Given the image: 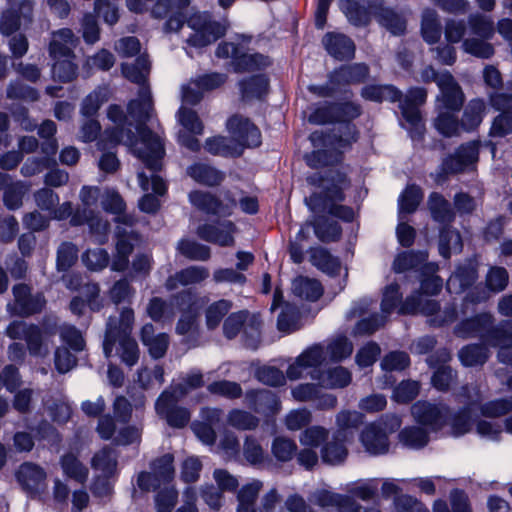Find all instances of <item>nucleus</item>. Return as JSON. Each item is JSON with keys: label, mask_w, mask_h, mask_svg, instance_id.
Listing matches in <instances>:
<instances>
[{"label": "nucleus", "mask_w": 512, "mask_h": 512, "mask_svg": "<svg viewBox=\"0 0 512 512\" xmlns=\"http://www.w3.org/2000/svg\"><path fill=\"white\" fill-rule=\"evenodd\" d=\"M108 118L115 124L114 128H108L104 131L100 141L99 149L106 148V142L109 146H115L121 142L128 145L133 153L142 159L146 166L156 171L160 169V160L164 155V146L158 135L153 134L150 130L140 126L137 128L139 140L133 141L130 135L124 137L123 127L124 114L119 106L111 105L108 109Z\"/></svg>", "instance_id": "nucleus-1"}, {"label": "nucleus", "mask_w": 512, "mask_h": 512, "mask_svg": "<svg viewBox=\"0 0 512 512\" xmlns=\"http://www.w3.org/2000/svg\"><path fill=\"white\" fill-rule=\"evenodd\" d=\"M191 0H157L151 14L156 19L168 17L166 32H177L186 25L193 32H226L225 22L213 20L208 12L194 11Z\"/></svg>", "instance_id": "nucleus-2"}, {"label": "nucleus", "mask_w": 512, "mask_h": 512, "mask_svg": "<svg viewBox=\"0 0 512 512\" xmlns=\"http://www.w3.org/2000/svg\"><path fill=\"white\" fill-rule=\"evenodd\" d=\"M492 324V315L484 313L459 324L455 333L463 338L480 335L487 345L497 347L500 362L512 364V320L500 327L488 330Z\"/></svg>", "instance_id": "nucleus-3"}, {"label": "nucleus", "mask_w": 512, "mask_h": 512, "mask_svg": "<svg viewBox=\"0 0 512 512\" xmlns=\"http://www.w3.org/2000/svg\"><path fill=\"white\" fill-rule=\"evenodd\" d=\"M133 323L134 312L129 308L122 310L118 322L115 319H109L103 344L106 357H110L113 348L117 346V354L125 364L132 366L138 361V345L137 342L130 337Z\"/></svg>", "instance_id": "nucleus-4"}, {"label": "nucleus", "mask_w": 512, "mask_h": 512, "mask_svg": "<svg viewBox=\"0 0 512 512\" xmlns=\"http://www.w3.org/2000/svg\"><path fill=\"white\" fill-rule=\"evenodd\" d=\"M150 70V63L144 56L139 57L133 65L123 64L122 73L130 81L139 84L141 87L138 99L132 100L128 106L130 117L138 122L150 119L153 112L150 89L145 86V80Z\"/></svg>", "instance_id": "nucleus-5"}, {"label": "nucleus", "mask_w": 512, "mask_h": 512, "mask_svg": "<svg viewBox=\"0 0 512 512\" xmlns=\"http://www.w3.org/2000/svg\"><path fill=\"white\" fill-rule=\"evenodd\" d=\"M263 489V482L253 479L242 485L237 491L236 512H284L279 507L281 496L276 488L266 491L260 498V503L256 506V501Z\"/></svg>", "instance_id": "nucleus-6"}, {"label": "nucleus", "mask_w": 512, "mask_h": 512, "mask_svg": "<svg viewBox=\"0 0 512 512\" xmlns=\"http://www.w3.org/2000/svg\"><path fill=\"white\" fill-rule=\"evenodd\" d=\"M442 288L440 277L432 275L421 282V291L406 298L400 307V314L421 313L426 316H432L438 311L439 306L435 300L429 296L437 294Z\"/></svg>", "instance_id": "nucleus-7"}, {"label": "nucleus", "mask_w": 512, "mask_h": 512, "mask_svg": "<svg viewBox=\"0 0 512 512\" xmlns=\"http://www.w3.org/2000/svg\"><path fill=\"white\" fill-rule=\"evenodd\" d=\"M12 339L24 338L31 355L45 356L49 353V340L55 334L49 328L40 329L23 321L12 322L6 329Z\"/></svg>", "instance_id": "nucleus-8"}, {"label": "nucleus", "mask_w": 512, "mask_h": 512, "mask_svg": "<svg viewBox=\"0 0 512 512\" xmlns=\"http://www.w3.org/2000/svg\"><path fill=\"white\" fill-rule=\"evenodd\" d=\"M216 55L220 58H231V66L236 73L255 72L271 64L268 56L259 53H249L233 43L219 44Z\"/></svg>", "instance_id": "nucleus-9"}, {"label": "nucleus", "mask_w": 512, "mask_h": 512, "mask_svg": "<svg viewBox=\"0 0 512 512\" xmlns=\"http://www.w3.org/2000/svg\"><path fill=\"white\" fill-rule=\"evenodd\" d=\"M50 44V55L54 59L53 76L61 81H70L76 74V66L72 62V34H57Z\"/></svg>", "instance_id": "nucleus-10"}, {"label": "nucleus", "mask_w": 512, "mask_h": 512, "mask_svg": "<svg viewBox=\"0 0 512 512\" xmlns=\"http://www.w3.org/2000/svg\"><path fill=\"white\" fill-rule=\"evenodd\" d=\"M344 181L340 185H335L332 188H327L324 197L317 193L305 199L307 206L313 212H328L329 214L338 217L344 221H352L354 218V211L352 208L338 205L344 197L342 194Z\"/></svg>", "instance_id": "nucleus-11"}, {"label": "nucleus", "mask_w": 512, "mask_h": 512, "mask_svg": "<svg viewBox=\"0 0 512 512\" xmlns=\"http://www.w3.org/2000/svg\"><path fill=\"white\" fill-rule=\"evenodd\" d=\"M32 0H6L0 17V32H18L33 20Z\"/></svg>", "instance_id": "nucleus-12"}, {"label": "nucleus", "mask_w": 512, "mask_h": 512, "mask_svg": "<svg viewBox=\"0 0 512 512\" xmlns=\"http://www.w3.org/2000/svg\"><path fill=\"white\" fill-rule=\"evenodd\" d=\"M227 129L231 135L233 144L238 150L244 147H256L261 143V133L259 129L240 115H234L227 121Z\"/></svg>", "instance_id": "nucleus-13"}, {"label": "nucleus", "mask_w": 512, "mask_h": 512, "mask_svg": "<svg viewBox=\"0 0 512 512\" xmlns=\"http://www.w3.org/2000/svg\"><path fill=\"white\" fill-rule=\"evenodd\" d=\"M437 86L440 90L436 98L437 110L458 111L463 105L464 94L453 76L445 71L437 78Z\"/></svg>", "instance_id": "nucleus-14"}, {"label": "nucleus", "mask_w": 512, "mask_h": 512, "mask_svg": "<svg viewBox=\"0 0 512 512\" xmlns=\"http://www.w3.org/2000/svg\"><path fill=\"white\" fill-rule=\"evenodd\" d=\"M491 105L501 113L493 120L490 135L504 137L512 134V94H495L490 98Z\"/></svg>", "instance_id": "nucleus-15"}, {"label": "nucleus", "mask_w": 512, "mask_h": 512, "mask_svg": "<svg viewBox=\"0 0 512 512\" xmlns=\"http://www.w3.org/2000/svg\"><path fill=\"white\" fill-rule=\"evenodd\" d=\"M310 501L323 508H335L338 512H380L377 507L363 509L362 506L357 504L350 497L333 493L325 489L315 491L312 494Z\"/></svg>", "instance_id": "nucleus-16"}, {"label": "nucleus", "mask_w": 512, "mask_h": 512, "mask_svg": "<svg viewBox=\"0 0 512 512\" xmlns=\"http://www.w3.org/2000/svg\"><path fill=\"white\" fill-rule=\"evenodd\" d=\"M401 294L399 293V286L397 284L388 285L383 292V299L381 302V310L384 316L378 317L376 319H364L360 321L356 326V331L358 333H372L378 327L383 325L386 315L390 314L396 307L399 308L403 305H400ZM400 313V309L398 310Z\"/></svg>", "instance_id": "nucleus-17"}, {"label": "nucleus", "mask_w": 512, "mask_h": 512, "mask_svg": "<svg viewBox=\"0 0 512 512\" xmlns=\"http://www.w3.org/2000/svg\"><path fill=\"white\" fill-rule=\"evenodd\" d=\"M180 399L174 394H170V391H164L155 404L157 414L165 417L168 424L176 428L185 426L190 420V413L187 409L175 407Z\"/></svg>", "instance_id": "nucleus-18"}, {"label": "nucleus", "mask_w": 512, "mask_h": 512, "mask_svg": "<svg viewBox=\"0 0 512 512\" xmlns=\"http://www.w3.org/2000/svg\"><path fill=\"white\" fill-rule=\"evenodd\" d=\"M414 419L430 427L432 431H437L443 427L448 415V408L444 405H436L429 402H416L412 408Z\"/></svg>", "instance_id": "nucleus-19"}, {"label": "nucleus", "mask_w": 512, "mask_h": 512, "mask_svg": "<svg viewBox=\"0 0 512 512\" xmlns=\"http://www.w3.org/2000/svg\"><path fill=\"white\" fill-rule=\"evenodd\" d=\"M236 227L230 220H224L217 224H205L198 228V236L208 242L220 246H232Z\"/></svg>", "instance_id": "nucleus-20"}, {"label": "nucleus", "mask_w": 512, "mask_h": 512, "mask_svg": "<svg viewBox=\"0 0 512 512\" xmlns=\"http://www.w3.org/2000/svg\"><path fill=\"white\" fill-rule=\"evenodd\" d=\"M189 202L197 209L216 215L227 216L230 215L236 206L234 200H229L226 203L220 202L211 193L194 190L188 195Z\"/></svg>", "instance_id": "nucleus-21"}, {"label": "nucleus", "mask_w": 512, "mask_h": 512, "mask_svg": "<svg viewBox=\"0 0 512 512\" xmlns=\"http://www.w3.org/2000/svg\"><path fill=\"white\" fill-rule=\"evenodd\" d=\"M191 298L192 294L190 292H183L175 296L169 303L155 297L150 300L147 313L155 321L171 319L175 314L174 308L182 307L185 303L190 302Z\"/></svg>", "instance_id": "nucleus-22"}, {"label": "nucleus", "mask_w": 512, "mask_h": 512, "mask_svg": "<svg viewBox=\"0 0 512 512\" xmlns=\"http://www.w3.org/2000/svg\"><path fill=\"white\" fill-rule=\"evenodd\" d=\"M478 160V146L471 142L461 146L458 151L444 160L442 170L448 173H458Z\"/></svg>", "instance_id": "nucleus-23"}, {"label": "nucleus", "mask_w": 512, "mask_h": 512, "mask_svg": "<svg viewBox=\"0 0 512 512\" xmlns=\"http://www.w3.org/2000/svg\"><path fill=\"white\" fill-rule=\"evenodd\" d=\"M15 297V313L20 315H29L40 311L45 305V299L42 295H30V290L26 285L20 284L13 287Z\"/></svg>", "instance_id": "nucleus-24"}, {"label": "nucleus", "mask_w": 512, "mask_h": 512, "mask_svg": "<svg viewBox=\"0 0 512 512\" xmlns=\"http://www.w3.org/2000/svg\"><path fill=\"white\" fill-rule=\"evenodd\" d=\"M360 441L365 451L371 455L384 454L389 448L386 433L382 432V429L376 423L365 427L360 435Z\"/></svg>", "instance_id": "nucleus-25"}, {"label": "nucleus", "mask_w": 512, "mask_h": 512, "mask_svg": "<svg viewBox=\"0 0 512 512\" xmlns=\"http://www.w3.org/2000/svg\"><path fill=\"white\" fill-rule=\"evenodd\" d=\"M246 403L258 413L274 414L280 409L276 395L269 390L250 391L246 394Z\"/></svg>", "instance_id": "nucleus-26"}, {"label": "nucleus", "mask_w": 512, "mask_h": 512, "mask_svg": "<svg viewBox=\"0 0 512 512\" xmlns=\"http://www.w3.org/2000/svg\"><path fill=\"white\" fill-rule=\"evenodd\" d=\"M477 279L476 264L468 261L460 266L447 281V289L450 293L460 294Z\"/></svg>", "instance_id": "nucleus-27"}, {"label": "nucleus", "mask_w": 512, "mask_h": 512, "mask_svg": "<svg viewBox=\"0 0 512 512\" xmlns=\"http://www.w3.org/2000/svg\"><path fill=\"white\" fill-rule=\"evenodd\" d=\"M314 371L311 374V378L318 381V384L322 388L336 389L344 388L350 384L352 376L349 370L342 366H337L328 369L325 372H321L319 375L315 374Z\"/></svg>", "instance_id": "nucleus-28"}, {"label": "nucleus", "mask_w": 512, "mask_h": 512, "mask_svg": "<svg viewBox=\"0 0 512 512\" xmlns=\"http://www.w3.org/2000/svg\"><path fill=\"white\" fill-rule=\"evenodd\" d=\"M338 6L348 22L355 27H365L371 21L373 14L357 0H340Z\"/></svg>", "instance_id": "nucleus-29"}, {"label": "nucleus", "mask_w": 512, "mask_h": 512, "mask_svg": "<svg viewBox=\"0 0 512 512\" xmlns=\"http://www.w3.org/2000/svg\"><path fill=\"white\" fill-rule=\"evenodd\" d=\"M323 42L328 53L338 60L354 56L355 45L345 34H327Z\"/></svg>", "instance_id": "nucleus-30"}, {"label": "nucleus", "mask_w": 512, "mask_h": 512, "mask_svg": "<svg viewBox=\"0 0 512 512\" xmlns=\"http://www.w3.org/2000/svg\"><path fill=\"white\" fill-rule=\"evenodd\" d=\"M209 276V270L202 266H190L186 269L181 270L174 276H171L166 281V288L173 290L178 285L188 286L192 284H198L204 281Z\"/></svg>", "instance_id": "nucleus-31"}, {"label": "nucleus", "mask_w": 512, "mask_h": 512, "mask_svg": "<svg viewBox=\"0 0 512 512\" xmlns=\"http://www.w3.org/2000/svg\"><path fill=\"white\" fill-rule=\"evenodd\" d=\"M152 324H146L141 330V341L153 358H161L168 348V336L165 333L155 335Z\"/></svg>", "instance_id": "nucleus-32"}, {"label": "nucleus", "mask_w": 512, "mask_h": 512, "mask_svg": "<svg viewBox=\"0 0 512 512\" xmlns=\"http://www.w3.org/2000/svg\"><path fill=\"white\" fill-rule=\"evenodd\" d=\"M187 174L197 183L217 186L224 180V174L206 163H194L187 168Z\"/></svg>", "instance_id": "nucleus-33"}, {"label": "nucleus", "mask_w": 512, "mask_h": 512, "mask_svg": "<svg viewBox=\"0 0 512 512\" xmlns=\"http://www.w3.org/2000/svg\"><path fill=\"white\" fill-rule=\"evenodd\" d=\"M375 17L380 26L389 32H405L406 30L407 18L404 10L383 6L377 11Z\"/></svg>", "instance_id": "nucleus-34"}, {"label": "nucleus", "mask_w": 512, "mask_h": 512, "mask_svg": "<svg viewBox=\"0 0 512 512\" xmlns=\"http://www.w3.org/2000/svg\"><path fill=\"white\" fill-rule=\"evenodd\" d=\"M460 34H444V39L440 40L441 34H423L424 40L432 45L440 42V45L433 50L436 52V57L444 64H452L455 61V51L450 46L451 42H457Z\"/></svg>", "instance_id": "nucleus-35"}, {"label": "nucleus", "mask_w": 512, "mask_h": 512, "mask_svg": "<svg viewBox=\"0 0 512 512\" xmlns=\"http://www.w3.org/2000/svg\"><path fill=\"white\" fill-rule=\"evenodd\" d=\"M241 99L245 102L261 99L268 90V79L260 74L239 81Z\"/></svg>", "instance_id": "nucleus-36"}, {"label": "nucleus", "mask_w": 512, "mask_h": 512, "mask_svg": "<svg viewBox=\"0 0 512 512\" xmlns=\"http://www.w3.org/2000/svg\"><path fill=\"white\" fill-rule=\"evenodd\" d=\"M45 477L46 474L43 469L32 463L22 464L17 472L18 481L30 492L38 491L41 488Z\"/></svg>", "instance_id": "nucleus-37"}, {"label": "nucleus", "mask_w": 512, "mask_h": 512, "mask_svg": "<svg viewBox=\"0 0 512 512\" xmlns=\"http://www.w3.org/2000/svg\"><path fill=\"white\" fill-rule=\"evenodd\" d=\"M310 262L313 266L330 276L337 275L341 271L339 260L322 247H315L310 250Z\"/></svg>", "instance_id": "nucleus-38"}, {"label": "nucleus", "mask_w": 512, "mask_h": 512, "mask_svg": "<svg viewBox=\"0 0 512 512\" xmlns=\"http://www.w3.org/2000/svg\"><path fill=\"white\" fill-rule=\"evenodd\" d=\"M346 440L347 438L335 433L332 439L321 449L323 461L331 465L342 463L348 455V450L344 444Z\"/></svg>", "instance_id": "nucleus-39"}, {"label": "nucleus", "mask_w": 512, "mask_h": 512, "mask_svg": "<svg viewBox=\"0 0 512 512\" xmlns=\"http://www.w3.org/2000/svg\"><path fill=\"white\" fill-rule=\"evenodd\" d=\"M292 292L302 299L316 301L322 296L323 287L316 279L299 276L292 282Z\"/></svg>", "instance_id": "nucleus-40"}, {"label": "nucleus", "mask_w": 512, "mask_h": 512, "mask_svg": "<svg viewBox=\"0 0 512 512\" xmlns=\"http://www.w3.org/2000/svg\"><path fill=\"white\" fill-rule=\"evenodd\" d=\"M92 468L103 477H111L117 470V455L115 450L104 447L95 453L91 460Z\"/></svg>", "instance_id": "nucleus-41"}, {"label": "nucleus", "mask_w": 512, "mask_h": 512, "mask_svg": "<svg viewBox=\"0 0 512 512\" xmlns=\"http://www.w3.org/2000/svg\"><path fill=\"white\" fill-rule=\"evenodd\" d=\"M475 398L471 399V404L469 407L461 410L459 413H457L451 420L450 426H451V433L454 436H461L465 433L469 432L472 426V416H476V402L480 398L478 395V392H475Z\"/></svg>", "instance_id": "nucleus-42"}, {"label": "nucleus", "mask_w": 512, "mask_h": 512, "mask_svg": "<svg viewBox=\"0 0 512 512\" xmlns=\"http://www.w3.org/2000/svg\"><path fill=\"white\" fill-rule=\"evenodd\" d=\"M232 302L226 299H220L207 306L205 309V323L208 329L217 328L223 318L232 309Z\"/></svg>", "instance_id": "nucleus-43"}, {"label": "nucleus", "mask_w": 512, "mask_h": 512, "mask_svg": "<svg viewBox=\"0 0 512 512\" xmlns=\"http://www.w3.org/2000/svg\"><path fill=\"white\" fill-rule=\"evenodd\" d=\"M132 235H121L118 232L116 243V255L112 261L111 268L114 271H124L128 266V257L133 250Z\"/></svg>", "instance_id": "nucleus-44"}, {"label": "nucleus", "mask_w": 512, "mask_h": 512, "mask_svg": "<svg viewBox=\"0 0 512 512\" xmlns=\"http://www.w3.org/2000/svg\"><path fill=\"white\" fill-rule=\"evenodd\" d=\"M485 112V103L480 99L471 100L463 114L461 127L463 130H472L480 125Z\"/></svg>", "instance_id": "nucleus-45"}, {"label": "nucleus", "mask_w": 512, "mask_h": 512, "mask_svg": "<svg viewBox=\"0 0 512 512\" xmlns=\"http://www.w3.org/2000/svg\"><path fill=\"white\" fill-rule=\"evenodd\" d=\"M336 434L348 438V432L356 429L363 422L362 413L355 410H341L336 415Z\"/></svg>", "instance_id": "nucleus-46"}, {"label": "nucleus", "mask_w": 512, "mask_h": 512, "mask_svg": "<svg viewBox=\"0 0 512 512\" xmlns=\"http://www.w3.org/2000/svg\"><path fill=\"white\" fill-rule=\"evenodd\" d=\"M362 96L365 99L372 100V101H398L401 99V92L397 90L395 87L390 85L385 86H377V85H371L366 86L362 90Z\"/></svg>", "instance_id": "nucleus-47"}, {"label": "nucleus", "mask_w": 512, "mask_h": 512, "mask_svg": "<svg viewBox=\"0 0 512 512\" xmlns=\"http://www.w3.org/2000/svg\"><path fill=\"white\" fill-rule=\"evenodd\" d=\"M204 148L207 152L214 155L238 156L241 150H238L233 141L222 136L210 137L205 141Z\"/></svg>", "instance_id": "nucleus-48"}, {"label": "nucleus", "mask_w": 512, "mask_h": 512, "mask_svg": "<svg viewBox=\"0 0 512 512\" xmlns=\"http://www.w3.org/2000/svg\"><path fill=\"white\" fill-rule=\"evenodd\" d=\"M464 51L480 58H489L493 55L494 49L488 42V38L482 34L469 37L463 42Z\"/></svg>", "instance_id": "nucleus-49"}, {"label": "nucleus", "mask_w": 512, "mask_h": 512, "mask_svg": "<svg viewBox=\"0 0 512 512\" xmlns=\"http://www.w3.org/2000/svg\"><path fill=\"white\" fill-rule=\"evenodd\" d=\"M423 193L421 189L416 185H409L402 192L399 197V216L401 217L402 213H412L419 206L422 201Z\"/></svg>", "instance_id": "nucleus-50"}, {"label": "nucleus", "mask_w": 512, "mask_h": 512, "mask_svg": "<svg viewBox=\"0 0 512 512\" xmlns=\"http://www.w3.org/2000/svg\"><path fill=\"white\" fill-rule=\"evenodd\" d=\"M400 443L410 449H419L428 443V434L420 427H407L399 433Z\"/></svg>", "instance_id": "nucleus-51"}, {"label": "nucleus", "mask_w": 512, "mask_h": 512, "mask_svg": "<svg viewBox=\"0 0 512 512\" xmlns=\"http://www.w3.org/2000/svg\"><path fill=\"white\" fill-rule=\"evenodd\" d=\"M434 126L439 133L447 137L458 135L462 128L452 111L443 110H438V116L434 121Z\"/></svg>", "instance_id": "nucleus-52"}, {"label": "nucleus", "mask_w": 512, "mask_h": 512, "mask_svg": "<svg viewBox=\"0 0 512 512\" xmlns=\"http://www.w3.org/2000/svg\"><path fill=\"white\" fill-rule=\"evenodd\" d=\"M177 249L191 260L206 261L210 258V248L195 241L182 240L178 243Z\"/></svg>", "instance_id": "nucleus-53"}, {"label": "nucleus", "mask_w": 512, "mask_h": 512, "mask_svg": "<svg viewBox=\"0 0 512 512\" xmlns=\"http://www.w3.org/2000/svg\"><path fill=\"white\" fill-rule=\"evenodd\" d=\"M299 363L309 369L313 368L314 370L310 373V375L314 372L316 375H319L320 372L317 368L326 360V352L321 345H313L304 352H302L299 356Z\"/></svg>", "instance_id": "nucleus-54"}, {"label": "nucleus", "mask_w": 512, "mask_h": 512, "mask_svg": "<svg viewBox=\"0 0 512 512\" xmlns=\"http://www.w3.org/2000/svg\"><path fill=\"white\" fill-rule=\"evenodd\" d=\"M461 248V237L456 230L446 229L441 232L439 252L444 258H449L452 252H459Z\"/></svg>", "instance_id": "nucleus-55"}, {"label": "nucleus", "mask_w": 512, "mask_h": 512, "mask_svg": "<svg viewBox=\"0 0 512 512\" xmlns=\"http://www.w3.org/2000/svg\"><path fill=\"white\" fill-rule=\"evenodd\" d=\"M313 227L320 241L330 242L340 238L341 227L336 222H329L326 219L319 218L314 222Z\"/></svg>", "instance_id": "nucleus-56"}, {"label": "nucleus", "mask_w": 512, "mask_h": 512, "mask_svg": "<svg viewBox=\"0 0 512 512\" xmlns=\"http://www.w3.org/2000/svg\"><path fill=\"white\" fill-rule=\"evenodd\" d=\"M459 358L464 366L482 365L488 359V352L482 346L468 345L460 350Z\"/></svg>", "instance_id": "nucleus-57"}, {"label": "nucleus", "mask_w": 512, "mask_h": 512, "mask_svg": "<svg viewBox=\"0 0 512 512\" xmlns=\"http://www.w3.org/2000/svg\"><path fill=\"white\" fill-rule=\"evenodd\" d=\"M61 465L64 473L78 482H84L88 477V469L73 454L65 455Z\"/></svg>", "instance_id": "nucleus-58"}, {"label": "nucleus", "mask_w": 512, "mask_h": 512, "mask_svg": "<svg viewBox=\"0 0 512 512\" xmlns=\"http://www.w3.org/2000/svg\"><path fill=\"white\" fill-rule=\"evenodd\" d=\"M299 318L300 314L298 309L292 304H285L278 318V329L286 333L298 329Z\"/></svg>", "instance_id": "nucleus-59"}, {"label": "nucleus", "mask_w": 512, "mask_h": 512, "mask_svg": "<svg viewBox=\"0 0 512 512\" xmlns=\"http://www.w3.org/2000/svg\"><path fill=\"white\" fill-rule=\"evenodd\" d=\"M177 119L188 132L195 135L203 133V124L195 111L181 106L177 113Z\"/></svg>", "instance_id": "nucleus-60"}, {"label": "nucleus", "mask_w": 512, "mask_h": 512, "mask_svg": "<svg viewBox=\"0 0 512 512\" xmlns=\"http://www.w3.org/2000/svg\"><path fill=\"white\" fill-rule=\"evenodd\" d=\"M329 431L322 426H311L304 430L299 436V442L302 446L317 448L328 439Z\"/></svg>", "instance_id": "nucleus-61"}, {"label": "nucleus", "mask_w": 512, "mask_h": 512, "mask_svg": "<svg viewBox=\"0 0 512 512\" xmlns=\"http://www.w3.org/2000/svg\"><path fill=\"white\" fill-rule=\"evenodd\" d=\"M109 91L107 88H99L89 94L83 101L81 112L84 116L95 115L100 106L108 100Z\"/></svg>", "instance_id": "nucleus-62"}, {"label": "nucleus", "mask_w": 512, "mask_h": 512, "mask_svg": "<svg viewBox=\"0 0 512 512\" xmlns=\"http://www.w3.org/2000/svg\"><path fill=\"white\" fill-rule=\"evenodd\" d=\"M227 422L236 429L251 430L258 426L259 420L246 411L234 409L228 414Z\"/></svg>", "instance_id": "nucleus-63"}, {"label": "nucleus", "mask_w": 512, "mask_h": 512, "mask_svg": "<svg viewBox=\"0 0 512 512\" xmlns=\"http://www.w3.org/2000/svg\"><path fill=\"white\" fill-rule=\"evenodd\" d=\"M177 499V489L173 485L165 486L155 497L157 512H171L177 502Z\"/></svg>", "instance_id": "nucleus-64"}]
</instances>
